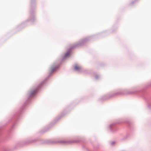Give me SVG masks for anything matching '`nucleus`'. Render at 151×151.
<instances>
[{
    "label": "nucleus",
    "mask_w": 151,
    "mask_h": 151,
    "mask_svg": "<svg viewBox=\"0 0 151 151\" xmlns=\"http://www.w3.org/2000/svg\"><path fill=\"white\" fill-rule=\"evenodd\" d=\"M57 67H53L51 68L50 71L51 73H53L57 69Z\"/></svg>",
    "instance_id": "nucleus-1"
},
{
    "label": "nucleus",
    "mask_w": 151,
    "mask_h": 151,
    "mask_svg": "<svg viewBox=\"0 0 151 151\" xmlns=\"http://www.w3.org/2000/svg\"><path fill=\"white\" fill-rule=\"evenodd\" d=\"M75 69L76 70H78L81 69V68L77 65H76L75 66Z\"/></svg>",
    "instance_id": "nucleus-2"
}]
</instances>
